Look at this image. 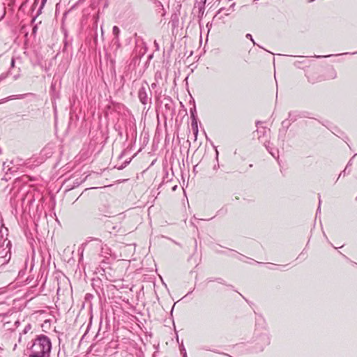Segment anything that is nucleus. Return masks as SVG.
<instances>
[{"label": "nucleus", "mask_w": 357, "mask_h": 357, "mask_svg": "<svg viewBox=\"0 0 357 357\" xmlns=\"http://www.w3.org/2000/svg\"><path fill=\"white\" fill-rule=\"evenodd\" d=\"M52 343L50 338L45 335L37 336L29 350V357H50Z\"/></svg>", "instance_id": "nucleus-1"}, {"label": "nucleus", "mask_w": 357, "mask_h": 357, "mask_svg": "<svg viewBox=\"0 0 357 357\" xmlns=\"http://www.w3.org/2000/svg\"><path fill=\"white\" fill-rule=\"evenodd\" d=\"M11 243L7 238H5L0 245V257L4 258L6 261L10 259Z\"/></svg>", "instance_id": "nucleus-2"}, {"label": "nucleus", "mask_w": 357, "mask_h": 357, "mask_svg": "<svg viewBox=\"0 0 357 357\" xmlns=\"http://www.w3.org/2000/svg\"><path fill=\"white\" fill-rule=\"evenodd\" d=\"M112 33L115 36V38L118 40V37L120 33V29L117 26H114L112 29Z\"/></svg>", "instance_id": "nucleus-3"}, {"label": "nucleus", "mask_w": 357, "mask_h": 357, "mask_svg": "<svg viewBox=\"0 0 357 357\" xmlns=\"http://www.w3.org/2000/svg\"><path fill=\"white\" fill-rule=\"evenodd\" d=\"M15 96H9V97H7V98H6L2 99V100H1V103H3V102H6V101H8V100H13V99H14V98H15Z\"/></svg>", "instance_id": "nucleus-4"}, {"label": "nucleus", "mask_w": 357, "mask_h": 357, "mask_svg": "<svg viewBox=\"0 0 357 357\" xmlns=\"http://www.w3.org/2000/svg\"><path fill=\"white\" fill-rule=\"evenodd\" d=\"M8 76V73H3L0 75V82L4 79H6Z\"/></svg>", "instance_id": "nucleus-5"}, {"label": "nucleus", "mask_w": 357, "mask_h": 357, "mask_svg": "<svg viewBox=\"0 0 357 357\" xmlns=\"http://www.w3.org/2000/svg\"><path fill=\"white\" fill-rule=\"evenodd\" d=\"M30 329H31V326H30V325H27V326L24 328V331H23V333L25 334V333H27Z\"/></svg>", "instance_id": "nucleus-6"}, {"label": "nucleus", "mask_w": 357, "mask_h": 357, "mask_svg": "<svg viewBox=\"0 0 357 357\" xmlns=\"http://www.w3.org/2000/svg\"><path fill=\"white\" fill-rule=\"evenodd\" d=\"M246 38H250V39L252 41V43H253L254 44H255V43L254 40H253V39H252V36H251L250 33H248V34L246 35Z\"/></svg>", "instance_id": "nucleus-7"}, {"label": "nucleus", "mask_w": 357, "mask_h": 357, "mask_svg": "<svg viewBox=\"0 0 357 357\" xmlns=\"http://www.w3.org/2000/svg\"><path fill=\"white\" fill-rule=\"evenodd\" d=\"M193 130L195 132V134L197 135V132H198V128H197V123H195V127L193 128Z\"/></svg>", "instance_id": "nucleus-8"}, {"label": "nucleus", "mask_w": 357, "mask_h": 357, "mask_svg": "<svg viewBox=\"0 0 357 357\" xmlns=\"http://www.w3.org/2000/svg\"><path fill=\"white\" fill-rule=\"evenodd\" d=\"M10 65H11V67H14V66H15V60H14V59H12Z\"/></svg>", "instance_id": "nucleus-9"}, {"label": "nucleus", "mask_w": 357, "mask_h": 357, "mask_svg": "<svg viewBox=\"0 0 357 357\" xmlns=\"http://www.w3.org/2000/svg\"><path fill=\"white\" fill-rule=\"evenodd\" d=\"M234 6V4H232V5L231 6V7H230L229 8H228V9H227V11H230V10H231V11H233V10H234V9H233L232 8H233V6Z\"/></svg>", "instance_id": "nucleus-10"}, {"label": "nucleus", "mask_w": 357, "mask_h": 357, "mask_svg": "<svg viewBox=\"0 0 357 357\" xmlns=\"http://www.w3.org/2000/svg\"><path fill=\"white\" fill-rule=\"evenodd\" d=\"M345 171H346V169H344L342 172H341V173L340 174V176H341L342 174H343V175H344V174H345Z\"/></svg>", "instance_id": "nucleus-11"}, {"label": "nucleus", "mask_w": 357, "mask_h": 357, "mask_svg": "<svg viewBox=\"0 0 357 357\" xmlns=\"http://www.w3.org/2000/svg\"><path fill=\"white\" fill-rule=\"evenodd\" d=\"M45 2H46V0H43V1H42V6H44V4L45 3Z\"/></svg>", "instance_id": "nucleus-12"}, {"label": "nucleus", "mask_w": 357, "mask_h": 357, "mask_svg": "<svg viewBox=\"0 0 357 357\" xmlns=\"http://www.w3.org/2000/svg\"><path fill=\"white\" fill-rule=\"evenodd\" d=\"M139 98H140V99L142 100V103H145V102H144V101H142V95H141V93H139Z\"/></svg>", "instance_id": "nucleus-13"}, {"label": "nucleus", "mask_w": 357, "mask_h": 357, "mask_svg": "<svg viewBox=\"0 0 357 357\" xmlns=\"http://www.w3.org/2000/svg\"><path fill=\"white\" fill-rule=\"evenodd\" d=\"M271 155L274 157V158H276V156L275 155V154L272 152H271Z\"/></svg>", "instance_id": "nucleus-14"}, {"label": "nucleus", "mask_w": 357, "mask_h": 357, "mask_svg": "<svg viewBox=\"0 0 357 357\" xmlns=\"http://www.w3.org/2000/svg\"><path fill=\"white\" fill-rule=\"evenodd\" d=\"M225 10L224 8H221V9H220L219 13H221V12H222V10Z\"/></svg>", "instance_id": "nucleus-15"}, {"label": "nucleus", "mask_w": 357, "mask_h": 357, "mask_svg": "<svg viewBox=\"0 0 357 357\" xmlns=\"http://www.w3.org/2000/svg\"><path fill=\"white\" fill-rule=\"evenodd\" d=\"M225 15H229V12H228V13H225Z\"/></svg>", "instance_id": "nucleus-16"}]
</instances>
